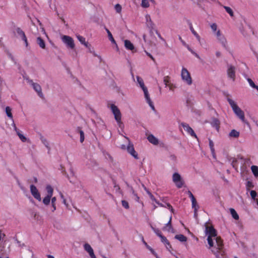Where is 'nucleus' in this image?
I'll use <instances>...</instances> for the list:
<instances>
[{"label":"nucleus","mask_w":258,"mask_h":258,"mask_svg":"<svg viewBox=\"0 0 258 258\" xmlns=\"http://www.w3.org/2000/svg\"><path fill=\"white\" fill-rule=\"evenodd\" d=\"M206 232L208 234L207 240L210 246V248L214 246V242L212 238L216 237L215 240L217 247L215 250L213 249L212 251L214 254L217 256L218 253L221 251L223 248V240L220 237L217 236L216 230L212 226H207L206 227Z\"/></svg>","instance_id":"nucleus-1"},{"label":"nucleus","mask_w":258,"mask_h":258,"mask_svg":"<svg viewBox=\"0 0 258 258\" xmlns=\"http://www.w3.org/2000/svg\"><path fill=\"white\" fill-rule=\"evenodd\" d=\"M227 101L232 108L235 114L243 122L245 121L244 112L237 105L236 103L231 99L228 98Z\"/></svg>","instance_id":"nucleus-2"},{"label":"nucleus","mask_w":258,"mask_h":258,"mask_svg":"<svg viewBox=\"0 0 258 258\" xmlns=\"http://www.w3.org/2000/svg\"><path fill=\"white\" fill-rule=\"evenodd\" d=\"M110 109L118 126L121 128H122L124 125L121 121V114L119 109L113 104H111Z\"/></svg>","instance_id":"nucleus-3"},{"label":"nucleus","mask_w":258,"mask_h":258,"mask_svg":"<svg viewBox=\"0 0 258 258\" xmlns=\"http://www.w3.org/2000/svg\"><path fill=\"white\" fill-rule=\"evenodd\" d=\"M181 76L182 80L185 82L187 85H190L192 84V79L190 76V73L187 70L184 68H182Z\"/></svg>","instance_id":"nucleus-4"},{"label":"nucleus","mask_w":258,"mask_h":258,"mask_svg":"<svg viewBox=\"0 0 258 258\" xmlns=\"http://www.w3.org/2000/svg\"><path fill=\"white\" fill-rule=\"evenodd\" d=\"M172 180L177 188H180L183 186L184 181L179 173L177 172L173 173Z\"/></svg>","instance_id":"nucleus-5"},{"label":"nucleus","mask_w":258,"mask_h":258,"mask_svg":"<svg viewBox=\"0 0 258 258\" xmlns=\"http://www.w3.org/2000/svg\"><path fill=\"white\" fill-rule=\"evenodd\" d=\"M62 42L66 44L68 47L71 49H74L75 48V43L73 39L67 35H63L61 37Z\"/></svg>","instance_id":"nucleus-6"},{"label":"nucleus","mask_w":258,"mask_h":258,"mask_svg":"<svg viewBox=\"0 0 258 258\" xmlns=\"http://www.w3.org/2000/svg\"><path fill=\"white\" fill-rule=\"evenodd\" d=\"M29 83L31 84L34 90L37 93L38 95L41 98H44L43 94L42 92V89L39 84L34 83L32 80L29 81Z\"/></svg>","instance_id":"nucleus-7"},{"label":"nucleus","mask_w":258,"mask_h":258,"mask_svg":"<svg viewBox=\"0 0 258 258\" xmlns=\"http://www.w3.org/2000/svg\"><path fill=\"white\" fill-rule=\"evenodd\" d=\"M30 191L32 194V195L33 196V197L36 199L37 200L39 201H41V198L40 196V194L39 192L38 189H37L36 187L32 184L30 185Z\"/></svg>","instance_id":"nucleus-8"},{"label":"nucleus","mask_w":258,"mask_h":258,"mask_svg":"<svg viewBox=\"0 0 258 258\" xmlns=\"http://www.w3.org/2000/svg\"><path fill=\"white\" fill-rule=\"evenodd\" d=\"M181 125L182 126L184 131H186L191 137L197 138V136L195 134L194 131L192 130L191 127L189 126V125L188 124L184 122H182L181 123Z\"/></svg>","instance_id":"nucleus-9"},{"label":"nucleus","mask_w":258,"mask_h":258,"mask_svg":"<svg viewBox=\"0 0 258 258\" xmlns=\"http://www.w3.org/2000/svg\"><path fill=\"white\" fill-rule=\"evenodd\" d=\"M126 139L129 140L127 138H126ZM126 150L127 152L133 156L135 159H138V154L135 150L133 144L131 143L130 142H129Z\"/></svg>","instance_id":"nucleus-10"},{"label":"nucleus","mask_w":258,"mask_h":258,"mask_svg":"<svg viewBox=\"0 0 258 258\" xmlns=\"http://www.w3.org/2000/svg\"><path fill=\"white\" fill-rule=\"evenodd\" d=\"M143 91L144 93L145 98L147 102L148 103L149 106L151 107L152 110H155V107L154 106L153 103L151 101L150 95L148 91L147 88H144L143 89Z\"/></svg>","instance_id":"nucleus-11"},{"label":"nucleus","mask_w":258,"mask_h":258,"mask_svg":"<svg viewBox=\"0 0 258 258\" xmlns=\"http://www.w3.org/2000/svg\"><path fill=\"white\" fill-rule=\"evenodd\" d=\"M16 32L22 40L24 41L25 46L27 47L28 46V42L24 32L20 28H17Z\"/></svg>","instance_id":"nucleus-12"},{"label":"nucleus","mask_w":258,"mask_h":258,"mask_svg":"<svg viewBox=\"0 0 258 258\" xmlns=\"http://www.w3.org/2000/svg\"><path fill=\"white\" fill-rule=\"evenodd\" d=\"M228 77L234 81L235 79V68L234 67L230 65L228 66L227 70Z\"/></svg>","instance_id":"nucleus-13"},{"label":"nucleus","mask_w":258,"mask_h":258,"mask_svg":"<svg viewBox=\"0 0 258 258\" xmlns=\"http://www.w3.org/2000/svg\"><path fill=\"white\" fill-rule=\"evenodd\" d=\"M145 17L147 27L151 30L153 29L154 28V24L152 21L150 16L149 15H146Z\"/></svg>","instance_id":"nucleus-14"},{"label":"nucleus","mask_w":258,"mask_h":258,"mask_svg":"<svg viewBox=\"0 0 258 258\" xmlns=\"http://www.w3.org/2000/svg\"><path fill=\"white\" fill-rule=\"evenodd\" d=\"M147 139L150 143H151V144H152L154 145H157L159 143L158 139L156 138L155 136H154L152 134L149 135L148 136Z\"/></svg>","instance_id":"nucleus-15"},{"label":"nucleus","mask_w":258,"mask_h":258,"mask_svg":"<svg viewBox=\"0 0 258 258\" xmlns=\"http://www.w3.org/2000/svg\"><path fill=\"white\" fill-rule=\"evenodd\" d=\"M220 123L219 119L216 118H213L211 122V125L215 127L217 131H219L220 128Z\"/></svg>","instance_id":"nucleus-16"},{"label":"nucleus","mask_w":258,"mask_h":258,"mask_svg":"<svg viewBox=\"0 0 258 258\" xmlns=\"http://www.w3.org/2000/svg\"><path fill=\"white\" fill-rule=\"evenodd\" d=\"M171 220H172V217L170 216L169 218V220L168 222L165 225V226L163 228V230L165 231L167 230L168 231H173V228L171 225Z\"/></svg>","instance_id":"nucleus-17"},{"label":"nucleus","mask_w":258,"mask_h":258,"mask_svg":"<svg viewBox=\"0 0 258 258\" xmlns=\"http://www.w3.org/2000/svg\"><path fill=\"white\" fill-rule=\"evenodd\" d=\"M124 46L128 50H133L135 49L133 44L128 40H124Z\"/></svg>","instance_id":"nucleus-18"},{"label":"nucleus","mask_w":258,"mask_h":258,"mask_svg":"<svg viewBox=\"0 0 258 258\" xmlns=\"http://www.w3.org/2000/svg\"><path fill=\"white\" fill-rule=\"evenodd\" d=\"M160 238H161V241L166 245L167 249H169V248H171V245H170L169 241L165 236L162 235Z\"/></svg>","instance_id":"nucleus-19"},{"label":"nucleus","mask_w":258,"mask_h":258,"mask_svg":"<svg viewBox=\"0 0 258 258\" xmlns=\"http://www.w3.org/2000/svg\"><path fill=\"white\" fill-rule=\"evenodd\" d=\"M5 111L8 117L13 121V116L12 113V109L9 106H7L5 109Z\"/></svg>","instance_id":"nucleus-20"},{"label":"nucleus","mask_w":258,"mask_h":258,"mask_svg":"<svg viewBox=\"0 0 258 258\" xmlns=\"http://www.w3.org/2000/svg\"><path fill=\"white\" fill-rule=\"evenodd\" d=\"M191 201V204H192V208L194 209L195 215L196 216L197 215V211H198V209H199V207L198 205L196 199H194V200H192Z\"/></svg>","instance_id":"nucleus-21"},{"label":"nucleus","mask_w":258,"mask_h":258,"mask_svg":"<svg viewBox=\"0 0 258 258\" xmlns=\"http://www.w3.org/2000/svg\"><path fill=\"white\" fill-rule=\"evenodd\" d=\"M37 43L41 48L43 49L45 48V43L40 37L37 38Z\"/></svg>","instance_id":"nucleus-22"},{"label":"nucleus","mask_w":258,"mask_h":258,"mask_svg":"<svg viewBox=\"0 0 258 258\" xmlns=\"http://www.w3.org/2000/svg\"><path fill=\"white\" fill-rule=\"evenodd\" d=\"M136 78H137V82L138 83V84L140 85V87L142 89V90L144 89V88H147L145 86V85L144 84V81L142 78H141L140 77L138 76H137Z\"/></svg>","instance_id":"nucleus-23"},{"label":"nucleus","mask_w":258,"mask_h":258,"mask_svg":"<svg viewBox=\"0 0 258 258\" xmlns=\"http://www.w3.org/2000/svg\"><path fill=\"white\" fill-rule=\"evenodd\" d=\"M105 29L107 33L108 37V38L110 40V41L112 43L115 44L116 45H117L116 41H115L114 39L113 38V36H112L111 33L110 32V31L106 27L105 28Z\"/></svg>","instance_id":"nucleus-24"},{"label":"nucleus","mask_w":258,"mask_h":258,"mask_svg":"<svg viewBox=\"0 0 258 258\" xmlns=\"http://www.w3.org/2000/svg\"><path fill=\"white\" fill-rule=\"evenodd\" d=\"M175 238L181 242H185L187 240L186 237L182 234L176 235Z\"/></svg>","instance_id":"nucleus-25"},{"label":"nucleus","mask_w":258,"mask_h":258,"mask_svg":"<svg viewBox=\"0 0 258 258\" xmlns=\"http://www.w3.org/2000/svg\"><path fill=\"white\" fill-rule=\"evenodd\" d=\"M251 170L253 174L254 177H258V167L255 165H252L251 167Z\"/></svg>","instance_id":"nucleus-26"},{"label":"nucleus","mask_w":258,"mask_h":258,"mask_svg":"<svg viewBox=\"0 0 258 258\" xmlns=\"http://www.w3.org/2000/svg\"><path fill=\"white\" fill-rule=\"evenodd\" d=\"M230 213H231L232 217L234 219H235V220L239 219V216H238V214L237 213V212H236V211L234 209H233V208L230 209Z\"/></svg>","instance_id":"nucleus-27"},{"label":"nucleus","mask_w":258,"mask_h":258,"mask_svg":"<svg viewBox=\"0 0 258 258\" xmlns=\"http://www.w3.org/2000/svg\"><path fill=\"white\" fill-rule=\"evenodd\" d=\"M230 137L238 138L239 136V132L235 130H232L229 133Z\"/></svg>","instance_id":"nucleus-28"},{"label":"nucleus","mask_w":258,"mask_h":258,"mask_svg":"<svg viewBox=\"0 0 258 258\" xmlns=\"http://www.w3.org/2000/svg\"><path fill=\"white\" fill-rule=\"evenodd\" d=\"M217 39L220 41V42L222 44V45L224 47H226V40L224 36H221V37H217Z\"/></svg>","instance_id":"nucleus-29"},{"label":"nucleus","mask_w":258,"mask_h":258,"mask_svg":"<svg viewBox=\"0 0 258 258\" xmlns=\"http://www.w3.org/2000/svg\"><path fill=\"white\" fill-rule=\"evenodd\" d=\"M209 146H210L212 154L213 157H214L215 155V149L214 148V143L211 139H209Z\"/></svg>","instance_id":"nucleus-30"},{"label":"nucleus","mask_w":258,"mask_h":258,"mask_svg":"<svg viewBox=\"0 0 258 258\" xmlns=\"http://www.w3.org/2000/svg\"><path fill=\"white\" fill-rule=\"evenodd\" d=\"M190 30H191L192 33L194 35V36H195V37L197 38V39H198V40L199 41H200V36H199V35L197 33V32L194 30V29L192 27V26L191 24H190Z\"/></svg>","instance_id":"nucleus-31"},{"label":"nucleus","mask_w":258,"mask_h":258,"mask_svg":"<svg viewBox=\"0 0 258 258\" xmlns=\"http://www.w3.org/2000/svg\"><path fill=\"white\" fill-rule=\"evenodd\" d=\"M52 197L49 196H46L43 200V203L45 205H48L49 204L50 200L51 199Z\"/></svg>","instance_id":"nucleus-32"},{"label":"nucleus","mask_w":258,"mask_h":258,"mask_svg":"<svg viewBox=\"0 0 258 258\" xmlns=\"http://www.w3.org/2000/svg\"><path fill=\"white\" fill-rule=\"evenodd\" d=\"M47 192V196H49L52 197L53 195V188L49 185H47L46 187Z\"/></svg>","instance_id":"nucleus-33"},{"label":"nucleus","mask_w":258,"mask_h":258,"mask_svg":"<svg viewBox=\"0 0 258 258\" xmlns=\"http://www.w3.org/2000/svg\"><path fill=\"white\" fill-rule=\"evenodd\" d=\"M56 201V197H53L51 199V203L52 209L51 210L52 212H54L56 210V206H55V202Z\"/></svg>","instance_id":"nucleus-34"},{"label":"nucleus","mask_w":258,"mask_h":258,"mask_svg":"<svg viewBox=\"0 0 258 258\" xmlns=\"http://www.w3.org/2000/svg\"><path fill=\"white\" fill-rule=\"evenodd\" d=\"M247 81H248L249 85L252 88H254L258 91V86L255 85L254 83L253 82V81L251 79L248 78L247 79Z\"/></svg>","instance_id":"nucleus-35"},{"label":"nucleus","mask_w":258,"mask_h":258,"mask_svg":"<svg viewBox=\"0 0 258 258\" xmlns=\"http://www.w3.org/2000/svg\"><path fill=\"white\" fill-rule=\"evenodd\" d=\"M84 249L86 251H87L88 253L92 251L93 249L90 246V245L88 243H85L84 245Z\"/></svg>","instance_id":"nucleus-36"},{"label":"nucleus","mask_w":258,"mask_h":258,"mask_svg":"<svg viewBox=\"0 0 258 258\" xmlns=\"http://www.w3.org/2000/svg\"><path fill=\"white\" fill-rule=\"evenodd\" d=\"M224 8L225 9V11L228 13L231 17H233L234 15L233 12L232 10L229 7L224 6Z\"/></svg>","instance_id":"nucleus-37"},{"label":"nucleus","mask_w":258,"mask_h":258,"mask_svg":"<svg viewBox=\"0 0 258 258\" xmlns=\"http://www.w3.org/2000/svg\"><path fill=\"white\" fill-rule=\"evenodd\" d=\"M151 228L158 236L160 237L162 235L161 232L159 229L155 228L152 226H151Z\"/></svg>","instance_id":"nucleus-38"},{"label":"nucleus","mask_w":258,"mask_h":258,"mask_svg":"<svg viewBox=\"0 0 258 258\" xmlns=\"http://www.w3.org/2000/svg\"><path fill=\"white\" fill-rule=\"evenodd\" d=\"M141 6L143 8H148L150 6L148 0H142Z\"/></svg>","instance_id":"nucleus-39"},{"label":"nucleus","mask_w":258,"mask_h":258,"mask_svg":"<svg viewBox=\"0 0 258 258\" xmlns=\"http://www.w3.org/2000/svg\"><path fill=\"white\" fill-rule=\"evenodd\" d=\"M163 82L165 86L167 87L168 85L171 84L170 83V77L168 76L164 77Z\"/></svg>","instance_id":"nucleus-40"},{"label":"nucleus","mask_w":258,"mask_h":258,"mask_svg":"<svg viewBox=\"0 0 258 258\" xmlns=\"http://www.w3.org/2000/svg\"><path fill=\"white\" fill-rule=\"evenodd\" d=\"M41 140L45 146L48 149H49V143L47 140L43 137L41 138Z\"/></svg>","instance_id":"nucleus-41"},{"label":"nucleus","mask_w":258,"mask_h":258,"mask_svg":"<svg viewBox=\"0 0 258 258\" xmlns=\"http://www.w3.org/2000/svg\"><path fill=\"white\" fill-rule=\"evenodd\" d=\"M17 134L19 136V137L20 139V140L23 142H25L27 141V138L24 135L21 134L20 132H19L18 133H17Z\"/></svg>","instance_id":"nucleus-42"},{"label":"nucleus","mask_w":258,"mask_h":258,"mask_svg":"<svg viewBox=\"0 0 258 258\" xmlns=\"http://www.w3.org/2000/svg\"><path fill=\"white\" fill-rule=\"evenodd\" d=\"M77 37L78 39L79 40V41L82 44H84L85 43V42H86L85 38L84 37L80 36V35H78V36H77Z\"/></svg>","instance_id":"nucleus-43"},{"label":"nucleus","mask_w":258,"mask_h":258,"mask_svg":"<svg viewBox=\"0 0 258 258\" xmlns=\"http://www.w3.org/2000/svg\"><path fill=\"white\" fill-rule=\"evenodd\" d=\"M79 133L80 135V142L83 143L85 139L84 132L81 130H79Z\"/></svg>","instance_id":"nucleus-44"},{"label":"nucleus","mask_w":258,"mask_h":258,"mask_svg":"<svg viewBox=\"0 0 258 258\" xmlns=\"http://www.w3.org/2000/svg\"><path fill=\"white\" fill-rule=\"evenodd\" d=\"M121 204L122 206L126 209H128L129 208V205L127 201L125 200H122L121 201Z\"/></svg>","instance_id":"nucleus-45"},{"label":"nucleus","mask_w":258,"mask_h":258,"mask_svg":"<svg viewBox=\"0 0 258 258\" xmlns=\"http://www.w3.org/2000/svg\"><path fill=\"white\" fill-rule=\"evenodd\" d=\"M115 9L117 13H120L121 11V7L119 4H116L115 6Z\"/></svg>","instance_id":"nucleus-46"},{"label":"nucleus","mask_w":258,"mask_h":258,"mask_svg":"<svg viewBox=\"0 0 258 258\" xmlns=\"http://www.w3.org/2000/svg\"><path fill=\"white\" fill-rule=\"evenodd\" d=\"M148 193L150 196V199L152 200V201L155 202L157 204H159V202L156 200V199L155 198L154 196L150 192L148 191Z\"/></svg>","instance_id":"nucleus-47"},{"label":"nucleus","mask_w":258,"mask_h":258,"mask_svg":"<svg viewBox=\"0 0 258 258\" xmlns=\"http://www.w3.org/2000/svg\"><path fill=\"white\" fill-rule=\"evenodd\" d=\"M250 194L251 198L252 199H255V198L257 195L256 192L255 190H252L250 191Z\"/></svg>","instance_id":"nucleus-48"},{"label":"nucleus","mask_w":258,"mask_h":258,"mask_svg":"<svg viewBox=\"0 0 258 258\" xmlns=\"http://www.w3.org/2000/svg\"><path fill=\"white\" fill-rule=\"evenodd\" d=\"M150 251L152 252V253L156 257V258H160L157 253L154 251V250L151 247H149V248H148Z\"/></svg>","instance_id":"nucleus-49"},{"label":"nucleus","mask_w":258,"mask_h":258,"mask_svg":"<svg viewBox=\"0 0 258 258\" xmlns=\"http://www.w3.org/2000/svg\"><path fill=\"white\" fill-rule=\"evenodd\" d=\"M211 28L214 32H216L217 29V25L216 23H213L211 25Z\"/></svg>","instance_id":"nucleus-50"},{"label":"nucleus","mask_w":258,"mask_h":258,"mask_svg":"<svg viewBox=\"0 0 258 258\" xmlns=\"http://www.w3.org/2000/svg\"><path fill=\"white\" fill-rule=\"evenodd\" d=\"M167 87H168L169 90L171 91H173L174 89L175 88V86L171 83L168 85Z\"/></svg>","instance_id":"nucleus-51"},{"label":"nucleus","mask_w":258,"mask_h":258,"mask_svg":"<svg viewBox=\"0 0 258 258\" xmlns=\"http://www.w3.org/2000/svg\"><path fill=\"white\" fill-rule=\"evenodd\" d=\"M187 194L189 196V197L190 198L191 200L196 199L194 196L193 195V194H192V192L188 190L187 191Z\"/></svg>","instance_id":"nucleus-52"},{"label":"nucleus","mask_w":258,"mask_h":258,"mask_svg":"<svg viewBox=\"0 0 258 258\" xmlns=\"http://www.w3.org/2000/svg\"><path fill=\"white\" fill-rule=\"evenodd\" d=\"M246 186H247V187H248V188H252L253 187V183H252V182L249 181H248L247 182Z\"/></svg>","instance_id":"nucleus-53"},{"label":"nucleus","mask_w":258,"mask_h":258,"mask_svg":"<svg viewBox=\"0 0 258 258\" xmlns=\"http://www.w3.org/2000/svg\"><path fill=\"white\" fill-rule=\"evenodd\" d=\"M89 254L91 258H96L95 255L94 254L93 250L92 251H91V252H90L89 253Z\"/></svg>","instance_id":"nucleus-54"},{"label":"nucleus","mask_w":258,"mask_h":258,"mask_svg":"<svg viewBox=\"0 0 258 258\" xmlns=\"http://www.w3.org/2000/svg\"><path fill=\"white\" fill-rule=\"evenodd\" d=\"M145 52H146V54L148 56H149L151 58L152 60H153L154 61H155V58L153 57V56L150 53L146 51Z\"/></svg>","instance_id":"nucleus-55"},{"label":"nucleus","mask_w":258,"mask_h":258,"mask_svg":"<svg viewBox=\"0 0 258 258\" xmlns=\"http://www.w3.org/2000/svg\"><path fill=\"white\" fill-rule=\"evenodd\" d=\"M216 35L217 38V37H221V36H223V35H222V34H221V32H220V31L219 30H218V31L216 32Z\"/></svg>","instance_id":"nucleus-56"},{"label":"nucleus","mask_w":258,"mask_h":258,"mask_svg":"<svg viewBox=\"0 0 258 258\" xmlns=\"http://www.w3.org/2000/svg\"><path fill=\"white\" fill-rule=\"evenodd\" d=\"M179 39L180 40V41L181 42V43L184 45H186L185 42L182 39L181 37L180 36L179 37Z\"/></svg>","instance_id":"nucleus-57"},{"label":"nucleus","mask_w":258,"mask_h":258,"mask_svg":"<svg viewBox=\"0 0 258 258\" xmlns=\"http://www.w3.org/2000/svg\"><path fill=\"white\" fill-rule=\"evenodd\" d=\"M167 207L169 208V209H171V211L172 212H173V208H172V207L171 206V205L170 204H167Z\"/></svg>","instance_id":"nucleus-58"},{"label":"nucleus","mask_w":258,"mask_h":258,"mask_svg":"<svg viewBox=\"0 0 258 258\" xmlns=\"http://www.w3.org/2000/svg\"><path fill=\"white\" fill-rule=\"evenodd\" d=\"M14 130L16 131V133H18V132H20V130L17 128L16 126H15V127H14Z\"/></svg>","instance_id":"nucleus-59"},{"label":"nucleus","mask_w":258,"mask_h":258,"mask_svg":"<svg viewBox=\"0 0 258 258\" xmlns=\"http://www.w3.org/2000/svg\"><path fill=\"white\" fill-rule=\"evenodd\" d=\"M114 187L116 190L120 189V187H119V185H115Z\"/></svg>","instance_id":"nucleus-60"},{"label":"nucleus","mask_w":258,"mask_h":258,"mask_svg":"<svg viewBox=\"0 0 258 258\" xmlns=\"http://www.w3.org/2000/svg\"><path fill=\"white\" fill-rule=\"evenodd\" d=\"M2 235H3L4 237V236H5V234H4V233H3V234H2V233L1 231L0 230V241H1V239H2Z\"/></svg>","instance_id":"nucleus-61"},{"label":"nucleus","mask_w":258,"mask_h":258,"mask_svg":"<svg viewBox=\"0 0 258 258\" xmlns=\"http://www.w3.org/2000/svg\"><path fill=\"white\" fill-rule=\"evenodd\" d=\"M84 45L86 47H87V48H88V47H89V46H90V45H89L88 43V42H85V44H84Z\"/></svg>","instance_id":"nucleus-62"},{"label":"nucleus","mask_w":258,"mask_h":258,"mask_svg":"<svg viewBox=\"0 0 258 258\" xmlns=\"http://www.w3.org/2000/svg\"><path fill=\"white\" fill-rule=\"evenodd\" d=\"M63 203L66 205V206H68V204H67V201L65 199H63Z\"/></svg>","instance_id":"nucleus-63"},{"label":"nucleus","mask_w":258,"mask_h":258,"mask_svg":"<svg viewBox=\"0 0 258 258\" xmlns=\"http://www.w3.org/2000/svg\"><path fill=\"white\" fill-rule=\"evenodd\" d=\"M220 54H221V53H220V52H216V56H217V57L220 56Z\"/></svg>","instance_id":"nucleus-64"}]
</instances>
